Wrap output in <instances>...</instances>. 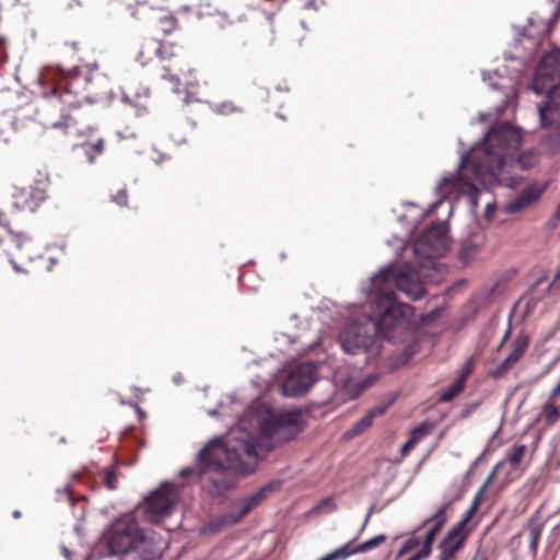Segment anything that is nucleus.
<instances>
[{
  "label": "nucleus",
  "instance_id": "obj_26",
  "mask_svg": "<svg viewBox=\"0 0 560 560\" xmlns=\"http://www.w3.org/2000/svg\"><path fill=\"white\" fill-rule=\"evenodd\" d=\"M211 108L215 114L219 115H231L233 113H238L242 110V108L232 101H223L220 103H215L212 105Z\"/></svg>",
  "mask_w": 560,
  "mask_h": 560
},
{
  "label": "nucleus",
  "instance_id": "obj_18",
  "mask_svg": "<svg viewBox=\"0 0 560 560\" xmlns=\"http://www.w3.org/2000/svg\"><path fill=\"white\" fill-rule=\"evenodd\" d=\"M161 49V42L149 38L145 39L140 47L139 54H138V60L141 62V65L148 63L150 60L153 59V57H159V51Z\"/></svg>",
  "mask_w": 560,
  "mask_h": 560
},
{
  "label": "nucleus",
  "instance_id": "obj_21",
  "mask_svg": "<svg viewBox=\"0 0 560 560\" xmlns=\"http://www.w3.org/2000/svg\"><path fill=\"white\" fill-rule=\"evenodd\" d=\"M420 529V527L417 530H413L408 534L406 540L404 541L401 548L398 550V552L395 556V559H400L404 555L412 551L413 549L418 548L421 545L420 538L417 536V532Z\"/></svg>",
  "mask_w": 560,
  "mask_h": 560
},
{
  "label": "nucleus",
  "instance_id": "obj_30",
  "mask_svg": "<svg viewBox=\"0 0 560 560\" xmlns=\"http://www.w3.org/2000/svg\"><path fill=\"white\" fill-rule=\"evenodd\" d=\"M432 552V545L425 540L422 542L420 550L407 560H423L427 559Z\"/></svg>",
  "mask_w": 560,
  "mask_h": 560
},
{
  "label": "nucleus",
  "instance_id": "obj_7",
  "mask_svg": "<svg viewBox=\"0 0 560 560\" xmlns=\"http://www.w3.org/2000/svg\"><path fill=\"white\" fill-rule=\"evenodd\" d=\"M447 249V225L444 222L428 229L412 246L415 255L428 259V265L432 264V258L444 255Z\"/></svg>",
  "mask_w": 560,
  "mask_h": 560
},
{
  "label": "nucleus",
  "instance_id": "obj_1",
  "mask_svg": "<svg viewBox=\"0 0 560 560\" xmlns=\"http://www.w3.org/2000/svg\"><path fill=\"white\" fill-rule=\"evenodd\" d=\"M258 428L249 431L245 421L233 428L224 439L209 441L197 454L194 467L180 470V476L196 477L209 481L220 493L230 487L229 471L248 475L255 470L258 462L257 448L271 450L278 444L290 441L301 431L299 411L268 412L257 419Z\"/></svg>",
  "mask_w": 560,
  "mask_h": 560
},
{
  "label": "nucleus",
  "instance_id": "obj_16",
  "mask_svg": "<svg viewBox=\"0 0 560 560\" xmlns=\"http://www.w3.org/2000/svg\"><path fill=\"white\" fill-rule=\"evenodd\" d=\"M433 429V425L428 422H422L417 425L409 435L407 442L401 446L400 454L402 457L407 456L409 452L425 436H428Z\"/></svg>",
  "mask_w": 560,
  "mask_h": 560
},
{
  "label": "nucleus",
  "instance_id": "obj_14",
  "mask_svg": "<svg viewBox=\"0 0 560 560\" xmlns=\"http://www.w3.org/2000/svg\"><path fill=\"white\" fill-rule=\"evenodd\" d=\"M448 505V503H445L442 506H440L439 510L431 517L427 518L420 526V528H422L428 524L433 523L432 528L427 533L424 538V540L432 546L435 540V536L447 521L446 510Z\"/></svg>",
  "mask_w": 560,
  "mask_h": 560
},
{
  "label": "nucleus",
  "instance_id": "obj_27",
  "mask_svg": "<svg viewBox=\"0 0 560 560\" xmlns=\"http://www.w3.org/2000/svg\"><path fill=\"white\" fill-rule=\"evenodd\" d=\"M159 28L164 35L171 34L177 28V20L171 14L160 16L158 20Z\"/></svg>",
  "mask_w": 560,
  "mask_h": 560
},
{
  "label": "nucleus",
  "instance_id": "obj_20",
  "mask_svg": "<svg viewBox=\"0 0 560 560\" xmlns=\"http://www.w3.org/2000/svg\"><path fill=\"white\" fill-rule=\"evenodd\" d=\"M466 381V375L463 374L458 377L452 385L445 388L440 396V400L447 402L451 401L454 397H456L463 389Z\"/></svg>",
  "mask_w": 560,
  "mask_h": 560
},
{
  "label": "nucleus",
  "instance_id": "obj_46",
  "mask_svg": "<svg viewBox=\"0 0 560 560\" xmlns=\"http://www.w3.org/2000/svg\"><path fill=\"white\" fill-rule=\"evenodd\" d=\"M542 280H544V278H539V279L536 281L535 285L540 284V282H541Z\"/></svg>",
  "mask_w": 560,
  "mask_h": 560
},
{
  "label": "nucleus",
  "instance_id": "obj_48",
  "mask_svg": "<svg viewBox=\"0 0 560 560\" xmlns=\"http://www.w3.org/2000/svg\"><path fill=\"white\" fill-rule=\"evenodd\" d=\"M18 238H19V241H20V240H25L26 237H24L22 234H19V235H18Z\"/></svg>",
  "mask_w": 560,
  "mask_h": 560
},
{
  "label": "nucleus",
  "instance_id": "obj_35",
  "mask_svg": "<svg viewBox=\"0 0 560 560\" xmlns=\"http://www.w3.org/2000/svg\"><path fill=\"white\" fill-rule=\"evenodd\" d=\"M276 341L279 342V343H283V342H287V343H292L293 340L285 334H279L277 337H276Z\"/></svg>",
  "mask_w": 560,
  "mask_h": 560
},
{
  "label": "nucleus",
  "instance_id": "obj_24",
  "mask_svg": "<svg viewBox=\"0 0 560 560\" xmlns=\"http://www.w3.org/2000/svg\"><path fill=\"white\" fill-rule=\"evenodd\" d=\"M533 199L534 198L532 197V191L524 190L523 194L517 199L508 205V211L512 213L518 212L525 207H527Z\"/></svg>",
  "mask_w": 560,
  "mask_h": 560
},
{
  "label": "nucleus",
  "instance_id": "obj_38",
  "mask_svg": "<svg viewBox=\"0 0 560 560\" xmlns=\"http://www.w3.org/2000/svg\"><path fill=\"white\" fill-rule=\"evenodd\" d=\"M372 512H373V508H371V509L369 510V512H368V514H366V516H365L364 523H363V525H362V527H361V532L365 528V526H366V524H368V522H369V520H370V516H371Z\"/></svg>",
  "mask_w": 560,
  "mask_h": 560
},
{
  "label": "nucleus",
  "instance_id": "obj_9",
  "mask_svg": "<svg viewBox=\"0 0 560 560\" xmlns=\"http://www.w3.org/2000/svg\"><path fill=\"white\" fill-rule=\"evenodd\" d=\"M179 500L178 490L170 483H164L145 501V516L152 523H160L170 516Z\"/></svg>",
  "mask_w": 560,
  "mask_h": 560
},
{
  "label": "nucleus",
  "instance_id": "obj_8",
  "mask_svg": "<svg viewBox=\"0 0 560 560\" xmlns=\"http://www.w3.org/2000/svg\"><path fill=\"white\" fill-rule=\"evenodd\" d=\"M533 90L540 93L560 95V51L546 54L536 70Z\"/></svg>",
  "mask_w": 560,
  "mask_h": 560
},
{
  "label": "nucleus",
  "instance_id": "obj_45",
  "mask_svg": "<svg viewBox=\"0 0 560 560\" xmlns=\"http://www.w3.org/2000/svg\"><path fill=\"white\" fill-rule=\"evenodd\" d=\"M20 515H21V513H20L19 511H15V512L13 513V516H14L15 518L20 517Z\"/></svg>",
  "mask_w": 560,
  "mask_h": 560
},
{
  "label": "nucleus",
  "instance_id": "obj_13",
  "mask_svg": "<svg viewBox=\"0 0 560 560\" xmlns=\"http://www.w3.org/2000/svg\"><path fill=\"white\" fill-rule=\"evenodd\" d=\"M502 467H503V462H499L494 466V468L492 469L491 474L489 475V477L487 478V480L485 481V483L482 485V487L480 488V490L478 491V493L474 498L470 508L467 510V512L465 514V517L455 526L456 528H459L460 530H469V533L471 532V528L468 527V523L474 517V515L476 514V512H477V510L479 508V503H480V500L482 498V493L485 492V490L487 489L489 483L492 481L494 476L499 472V470Z\"/></svg>",
  "mask_w": 560,
  "mask_h": 560
},
{
  "label": "nucleus",
  "instance_id": "obj_12",
  "mask_svg": "<svg viewBox=\"0 0 560 560\" xmlns=\"http://www.w3.org/2000/svg\"><path fill=\"white\" fill-rule=\"evenodd\" d=\"M469 530H460L454 527L440 544V560H452L455 553L463 547Z\"/></svg>",
  "mask_w": 560,
  "mask_h": 560
},
{
  "label": "nucleus",
  "instance_id": "obj_28",
  "mask_svg": "<svg viewBox=\"0 0 560 560\" xmlns=\"http://www.w3.org/2000/svg\"><path fill=\"white\" fill-rule=\"evenodd\" d=\"M386 540V536L384 534H380L360 545H358L355 548H354V551H357L358 553H363V552H366L377 546H380L381 544H383L384 541Z\"/></svg>",
  "mask_w": 560,
  "mask_h": 560
},
{
  "label": "nucleus",
  "instance_id": "obj_36",
  "mask_svg": "<svg viewBox=\"0 0 560 560\" xmlns=\"http://www.w3.org/2000/svg\"><path fill=\"white\" fill-rule=\"evenodd\" d=\"M0 226L9 228L5 213L0 210ZM10 231V229H8Z\"/></svg>",
  "mask_w": 560,
  "mask_h": 560
},
{
  "label": "nucleus",
  "instance_id": "obj_3",
  "mask_svg": "<svg viewBox=\"0 0 560 560\" xmlns=\"http://www.w3.org/2000/svg\"><path fill=\"white\" fill-rule=\"evenodd\" d=\"M394 288L412 300L421 299L424 289L412 270L397 272L385 267L372 277L369 296L376 306L378 327L382 331L397 330L401 335L411 317V307L396 301Z\"/></svg>",
  "mask_w": 560,
  "mask_h": 560
},
{
  "label": "nucleus",
  "instance_id": "obj_15",
  "mask_svg": "<svg viewBox=\"0 0 560 560\" xmlns=\"http://www.w3.org/2000/svg\"><path fill=\"white\" fill-rule=\"evenodd\" d=\"M180 50V47L174 43H161L159 58L162 61H168L174 65L175 70L183 71L184 62Z\"/></svg>",
  "mask_w": 560,
  "mask_h": 560
},
{
  "label": "nucleus",
  "instance_id": "obj_22",
  "mask_svg": "<svg viewBox=\"0 0 560 560\" xmlns=\"http://www.w3.org/2000/svg\"><path fill=\"white\" fill-rule=\"evenodd\" d=\"M383 412L382 409H375L370 411L368 415H365L363 418H361L351 429L350 435H357L361 432H363L365 429H368L375 418L376 415H381Z\"/></svg>",
  "mask_w": 560,
  "mask_h": 560
},
{
  "label": "nucleus",
  "instance_id": "obj_5",
  "mask_svg": "<svg viewBox=\"0 0 560 560\" xmlns=\"http://www.w3.org/2000/svg\"><path fill=\"white\" fill-rule=\"evenodd\" d=\"M372 316L366 318L363 324L351 323L340 335V345L348 354H366V358H373L380 354L381 346L377 336L388 340H396L397 330L382 331L377 325L376 306L372 302Z\"/></svg>",
  "mask_w": 560,
  "mask_h": 560
},
{
  "label": "nucleus",
  "instance_id": "obj_19",
  "mask_svg": "<svg viewBox=\"0 0 560 560\" xmlns=\"http://www.w3.org/2000/svg\"><path fill=\"white\" fill-rule=\"evenodd\" d=\"M481 254V245L476 243H465L459 250V259L464 265H469L478 259Z\"/></svg>",
  "mask_w": 560,
  "mask_h": 560
},
{
  "label": "nucleus",
  "instance_id": "obj_39",
  "mask_svg": "<svg viewBox=\"0 0 560 560\" xmlns=\"http://www.w3.org/2000/svg\"><path fill=\"white\" fill-rule=\"evenodd\" d=\"M560 280V273H557L552 282L548 287V291L551 290V288Z\"/></svg>",
  "mask_w": 560,
  "mask_h": 560
},
{
  "label": "nucleus",
  "instance_id": "obj_44",
  "mask_svg": "<svg viewBox=\"0 0 560 560\" xmlns=\"http://www.w3.org/2000/svg\"><path fill=\"white\" fill-rule=\"evenodd\" d=\"M479 118H480V120H482V121H483V120H486V119L488 118V115H486V114H480Z\"/></svg>",
  "mask_w": 560,
  "mask_h": 560
},
{
  "label": "nucleus",
  "instance_id": "obj_32",
  "mask_svg": "<svg viewBox=\"0 0 560 560\" xmlns=\"http://www.w3.org/2000/svg\"><path fill=\"white\" fill-rule=\"evenodd\" d=\"M256 503H257V498H256V497H255V498H252L247 503H245V504L242 506V509H241V511H240V513H238V515H237L236 520H240L241 517H243L244 515H246V514L250 511V509L253 508V505H254V504H256Z\"/></svg>",
  "mask_w": 560,
  "mask_h": 560
},
{
  "label": "nucleus",
  "instance_id": "obj_47",
  "mask_svg": "<svg viewBox=\"0 0 560 560\" xmlns=\"http://www.w3.org/2000/svg\"><path fill=\"white\" fill-rule=\"evenodd\" d=\"M492 211V207L490 205L487 206V212Z\"/></svg>",
  "mask_w": 560,
  "mask_h": 560
},
{
  "label": "nucleus",
  "instance_id": "obj_33",
  "mask_svg": "<svg viewBox=\"0 0 560 560\" xmlns=\"http://www.w3.org/2000/svg\"><path fill=\"white\" fill-rule=\"evenodd\" d=\"M113 201H115L120 207H125L128 203V196L125 190L118 191L116 196L113 197Z\"/></svg>",
  "mask_w": 560,
  "mask_h": 560
},
{
  "label": "nucleus",
  "instance_id": "obj_40",
  "mask_svg": "<svg viewBox=\"0 0 560 560\" xmlns=\"http://www.w3.org/2000/svg\"><path fill=\"white\" fill-rule=\"evenodd\" d=\"M374 382L373 377H369L363 382L362 388L369 387Z\"/></svg>",
  "mask_w": 560,
  "mask_h": 560
},
{
  "label": "nucleus",
  "instance_id": "obj_2",
  "mask_svg": "<svg viewBox=\"0 0 560 560\" xmlns=\"http://www.w3.org/2000/svg\"><path fill=\"white\" fill-rule=\"evenodd\" d=\"M523 142L520 128L502 122L493 126L485 136L482 143L463 155L456 172L444 176L436 186L441 198L468 196L471 207H477L479 185L500 184L512 187L514 179L510 168L516 162L522 170H528L538 162L537 153L516 152Z\"/></svg>",
  "mask_w": 560,
  "mask_h": 560
},
{
  "label": "nucleus",
  "instance_id": "obj_42",
  "mask_svg": "<svg viewBox=\"0 0 560 560\" xmlns=\"http://www.w3.org/2000/svg\"><path fill=\"white\" fill-rule=\"evenodd\" d=\"M323 504L331 505V506H332V509H335V504H334V502H332V500H331V499H326V500H324V501H323Z\"/></svg>",
  "mask_w": 560,
  "mask_h": 560
},
{
  "label": "nucleus",
  "instance_id": "obj_25",
  "mask_svg": "<svg viewBox=\"0 0 560 560\" xmlns=\"http://www.w3.org/2000/svg\"><path fill=\"white\" fill-rule=\"evenodd\" d=\"M525 453H526V446L525 445H517L515 447H513V450H511V452H509V454L506 455V459L505 460H502L503 462V466L505 465V463H509L512 467H517L524 456H525Z\"/></svg>",
  "mask_w": 560,
  "mask_h": 560
},
{
  "label": "nucleus",
  "instance_id": "obj_23",
  "mask_svg": "<svg viewBox=\"0 0 560 560\" xmlns=\"http://www.w3.org/2000/svg\"><path fill=\"white\" fill-rule=\"evenodd\" d=\"M528 529H529V548L530 551L535 555L538 548L539 538L542 532V525L538 522L530 520L528 523Z\"/></svg>",
  "mask_w": 560,
  "mask_h": 560
},
{
  "label": "nucleus",
  "instance_id": "obj_11",
  "mask_svg": "<svg viewBox=\"0 0 560 560\" xmlns=\"http://www.w3.org/2000/svg\"><path fill=\"white\" fill-rule=\"evenodd\" d=\"M12 198L15 209L34 212L47 198V178L37 180L28 188L14 186Z\"/></svg>",
  "mask_w": 560,
  "mask_h": 560
},
{
  "label": "nucleus",
  "instance_id": "obj_37",
  "mask_svg": "<svg viewBox=\"0 0 560 560\" xmlns=\"http://www.w3.org/2000/svg\"><path fill=\"white\" fill-rule=\"evenodd\" d=\"M93 147H94L95 151H97L98 153H102L104 150V141L102 139H100L96 141V143H94Z\"/></svg>",
  "mask_w": 560,
  "mask_h": 560
},
{
  "label": "nucleus",
  "instance_id": "obj_17",
  "mask_svg": "<svg viewBox=\"0 0 560 560\" xmlns=\"http://www.w3.org/2000/svg\"><path fill=\"white\" fill-rule=\"evenodd\" d=\"M528 347L527 338H517L513 342V349L506 359L500 364L499 372L504 373L510 370L524 354Z\"/></svg>",
  "mask_w": 560,
  "mask_h": 560
},
{
  "label": "nucleus",
  "instance_id": "obj_10",
  "mask_svg": "<svg viewBox=\"0 0 560 560\" xmlns=\"http://www.w3.org/2000/svg\"><path fill=\"white\" fill-rule=\"evenodd\" d=\"M316 381V368L312 363H303L293 369L282 383L284 396L296 397L305 394Z\"/></svg>",
  "mask_w": 560,
  "mask_h": 560
},
{
  "label": "nucleus",
  "instance_id": "obj_31",
  "mask_svg": "<svg viewBox=\"0 0 560 560\" xmlns=\"http://www.w3.org/2000/svg\"><path fill=\"white\" fill-rule=\"evenodd\" d=\"M104 482L109 490H115L117 488V476L113 469L105 470Z\"/></svg>",
  "mask_w": 560,
  "mask_h": 560
},
{
  "label": "nucleus",
  "instance_id": "obj_41",
  "mask_svg": "<svg viewBox=\"0 0 560 560\" xmlns=\"http://www.w3.org/2000/svg\"><path fill=\"white\" fill-rule=\"evenodd\" d=\"M505 108V103H503L502 105L498 106L497 107V115H500Z\"/></svg>",
  "mask_w": 560,
  "mask_h": 560
},
{
  "label": "nucleus",
  "instance_id": "obj_4",
  "mask_svg": "<svg viewBox=\"0 0 560 560\" xmlns=\"http://www.w3.org/2000/svg\"><path fill=\"white\" fill-rule=\"evenodd\" d=\"M103 539L112 555L138 551L143 555L142 560H153L161 553L154 548L153 539L143 535L137 521L130 515L113 522L105 530Z\"/></svg>",
  "mask_w": 560,
  "mask_h": 560
},
{
  "label": "nucleus",
  "instance_id": "obj_29",
  "mask_svg": "<svg viewBox=\"0 0 560 560\" xmlns=\"http://www.w3.org/2000/svg\"><path fill=\"white\" fill-rule=\"evenodd\" d=\"M178 72L179 71L175 70L174 65H171L170 68L164 67L160 75L162 79L171 82L172 84L178 85L179 84Z\"/></svg>",
  "mask_w": 560,
  "mask_h": 560
},
{
  "label": "nucleus",
  "instance_id": "obj_6",
  "mask_svg": "<svg viewBox=\"0 0 560 560\" xmlns=\"http://www.w3.org/2000/svg\"><path fill=\"white\" fill-rule=\"evenodd\" d=\"M538 112L540 126L547 131L541 145L548 153L556 154L560 152V95L547 94V101Z\"/></svg>",
  "mask_w": 560,
  "mask_h": 560
},
{
  "label": "nucleus",
  "instance_id": "obj_34",
  "mask_svg": "<svg viewBox=\"0 0 560 560\" xmlns=\"http://www.w3.org/2000/svg\"><path fill=\"white\" fill-rule=\"evenodd\" d=\"M71 125V118L69 116H63V121H58L52 125L54 128H68Z\"/></svg>",
  "mask_w": 560,
  "mask_h": 560
},
{
  "label": "nucleus",
  "instance_id": "obj_43",
  "mask_svg": "<svg viewBox=\"0 0 560 560\" xmlns=\"http://www.w3.org/2000/svg\"><path fill=\"white\" fill-rule=\"evenodd\" d=\"M471 410L467 409L462 412V418H467L470 415Z\"/></svg>",
  "mask_w": 560,
  "mask_h": 560
}]
</instances>
